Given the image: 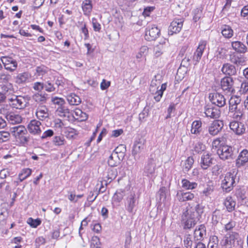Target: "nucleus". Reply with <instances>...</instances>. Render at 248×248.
<instances>
[{"label": "nucleus", "mask_w": 248, "mask_h": 248, "mask_svg": "<svg viewBox=\"0 0 248 248\" xmlns=\"http://www.w3.org/2000/svg\"><path fill=\"white\" fill-rule=\"evenodd\" d=\"M30 97L28 96L13 95L8 98L10 106L16 109H22L25 108L28 104Z\"/></svg>", "instance_id": "obj_1"}, {"label": "nucleus", "mask_w": 248, "mask_h": 248, "mask_svg": "<svg viewBox=\"0 0 248 248\" xmlns=\"http://www.w3.org/2000/svg\"><path fill=\"white\" fill-rule=\"evenodd\" d=\"M241 101V98L237 96H233L230 99L229 111L234 113L233 117L236 119L240 120L243 115L242 111L240 107Z\"/></svg>", "instance_id": "obj_2"}, {"label": "nucleus", "mask_w": 248, "mask_h": 248, "mask_svg": "<svg viewBox=\"0 0 248 248\" xmlns=\"http://www.w3.org/2000/svg\"><path fill=\"white\" fill-rule=\"evenodd\" d=\"M234 172H228L224 176V178L221 180V187L224 192L226 193L232 191L233 187L236 186L235 182L236 174Z\"/></svg>", "instance_id": "obj_3"}, {"label": "nucleus", "mask_w": 248, "mask_h": 248, "mask_svg": "<svg viewBox=\"0 0 248 248\" xmlns=\"http://www.w3.org/2000/svg\"><path fill=\"white\" fill-rule=\"evenodd\" d=\"M195 216L194 212L190 210H187L183 213L181 222L184 225V229H190L195 226L197 223Z\"/></svg>", "instance_id": "obj_4"}, {"label": "nucleus", "mask_w": 248, "mask_h": 248, "mask_svg": "<svg viewBox=\"0 0 248 248\" xmlns=\"http://www.w3.org/2000/svg\"><path fill=\"white\" fill-rule=\"evenodd\" d=\"M234 149L230 146L225 145L220 147L217 151L220 159L222 160H232L235 158L236 155Z\"/></svg>", "instance_id": "obj_5"}, {"label": "nucleus", "mask_w": 248, "mask_h": 248, "mask_svg": "<svg viewBox=\"0 0 248 248\" xmlns=\"http://www.w3.org/2000/svg\"><path fill=\"white\" fill-rule=\"evenodd\" d=\"M157 159L155 155H150V157L147 160L143 170V174L144 175L152 177L155 174L156 170Z\"/></svg>", "instance_id": "obj_6"}, {"label": "nucleus", "mask_w": 248, "mask_h": 248, "mask_svg": "<svg viewBox=\"0 0 248 248\" xmlns=\"http://www.w3.org/2000/svg\"><path fill=\"white\" fill-rule=\"evenodd\" d=\"M0 60L2 62L4 68L11 72H14L17 68L18 63L17 61L9 56H2Z\"/></svg>", "instance_id": "obj_7"}, {"label": "nucleus", "mask_w": 248, "mask_h": 248, "mask_svg": "<svg viewBox=\"0 0 248 248\" xmlns=\"http://www.w3.org/2000/svg\"><path fill=\"white\" fill-rule=\"evenodd\" d=\"M160 34V30L155 25L149 26L145 31V39L151 41L155 40Z\"/></svg>", "instance_id": "obj_8"}, {"label": "nucleus", "mask_w": 248, "mask_h": 248, "mask_svg": "<svg viewBox=\"0 0 248 248\" xmlns=\"http://www.w3.org/2000/svg\"><path fill=\"white\" fill-rule=\"evenodd\" d=\"M209 99L212 104L219 108L223 107L226 104V99L224 96L217 92L210 93Z\"/></svg>", "instance_id": "obj_9"}, {"label": "nucleus", "mask_w": 248, "mask_h": 248, "mask_svg": "<svg viewBox=\"0 0 248 248\" xmlns=\"http://www.w3.org/2000/svg\"><path fill=\"white\" fill-rule=\"evenodd\" d=\"M237 235L238 233L236 232H229L223 237L220 244L225 248H231Z\"/></svg>", "instance_id": "obj_10"}, {"label": "nucleus", "mask_w": 248, "mask_h": 248, "mask_svg": "<svg viewBox=\"0 0 248 248\" xmlns=\"http://www.w3.org/2000/svg\"><path fill=\"white\" fill-rule=\"evenodd\" d=\"M223 126L224 124L222 121L214 120L208 126L209 134L212 136H215L221 131Z\"/></svg>", "instance_id": "obj_11"}, {"label": "nucleus", "mask_w": 248, "mask_h": 248, "mask_svg": "<svg viewBox=\"0 0 248 248\" xmlns=\"http://www.w3.org/2000/svg\"><path fill=\"white\" fill-rule=\"evenodd\" d=\"M234 81L232 78L226 77L221 81V89L227 93H231L235 91L233 87Z\"/></svg>", "instance_id": "obj_12"}, {"label": "nucleus", "mask_w": 248, "mask_h": 248, "mask_svg": "<svg viewBox=\"0 0 248 248\" xmlns=\"http://www.w3.org/2000/svg\"><path fill=\"white\" fill-rule=\"evenodd\" d=\"M248 165V150L243 149L239 153L235 161V166L237 168H241Z\"/></svg>", "instance_id": "obj_13"}, {"label": "nucleus", "mask_w": 248, "mask_h": 248, "mask_svg": "<svg viewBox=\"0 0 248 248\" xmlns=\"http://www.w3.org/2000/svg\"><path fill=\"white\" fill-rule=\"evenodd\" d=\"M184 19L183 18L174 19L169 27L168 32L169 35H173L179 32L183 27Z\"/></svg>", "instance_id": "obj_14"}, {"label": "nucleus", "mask_w": 248, "mask_h": 248, "mask_svg": "<svg viewBox=\"0 0 248 248\" xmlns=\"http://www.w3.org/2000/svg\"><path fill=\"white\" fill-rule=\"evenodd\" d=\"M204 110L206 116L211 119H218L220 116V109L212 105H206L204 108Z\"/></svg>", "instance_id": "obj_15"}, {"label": "nucleus", "mask_w": 248, "mask_h": 248, "mask_svg": "<svg viewBox=\"0 0 248 248\" xmlns=\"http://www.w3.org/2000/svg\"><path fill=\"white\" fill-rule=\"evenodd\" d=\"M213 157L212 156L211 153L208 152L203 154L200 162V165L202 169L204 170H207L213 164Z\"/></svg>", "instance_id": "obj_16"}, {"label": "nucleus", "mask_w": 248, "mask_h": 248, "mask_svg": "<svg viewBox=\"0 0 248 248\" xmlns=\"http://www.w3.org/2000/svg\"><path fill=\"white\" fill-rule=\"evenodd\" d=\"M138 204V202L135 197V194H131L126 199L125 203V207L127 212L129 213L134 214L136 210L135 208Z\"/></svg>", "instance_id": "obj_17"}, {"label": "nucleus", "mask_w": 248, "mask_h": 248, "mask_svg": "<svg viewBox=\"0 0 248 248\" xmlns=\"http://www.w3.org/2000/svg\"><path fill=\"white\" fill-rule=\"evenodd\" d=\"M206 46V42L205 41H201L199 46L195 52L193 60L194 61L196 62L195 64H196L198 62H199L201 59V57L202 55L203 52L204 50L205 47Z\"/></svg>", "instance_id": "obj_18"}, {"label": "nucleus", "mask_w": 248, "mask_h": 248, "mask_svg": "<svg viewBox=\"0 0 248 248\" xmlns=\"http://www.w3.org/2000/svg\"><path fill=\"white\" fill-rule=\"evenodd\" d=\"M229 126L230 129L237 135H241L245 131V127L244 124L237 121L231 122Z\"/></svg>", "instance_id": "obj_19"}, {"label": "nucleus", "mask_w": 248, "mask_h": 248, "mask_svg": "<svg viewBox=\"0 0 248 248\" xmlns=\"http://www.w3.org/2000/svg\"><path fill=\"white\" fill-rule=\"evenodd\" d=\"M41 123L36 120H32L31 121L28 125V129L29 132L32 134H39L41 130L40 127Z\"/></svg>", "instance_id": "obj_20"}, {"label": "nucleus", "mask_w": 248, "mask_h": 248, "mask_svg": "<svg viewBox=\"0 0 248 248\" xmlns=\"http://www.w3.org/2000/svg\"><path fill=\"white\" fill-rule=\"evenodd\" d=\"M206 236V230L204 225H200L195 230L194 232V237L196 240H202Z\"/></svg>", "instance_id": "obj_21"}, {"label": "nucleus", "mask_w": 248, "mask_h": 248, "mask_svg": "<svg viewBox=\"0 0 248 248\" xmlns=\"http://www.w3.org/2000/svg\"><path fill=\"white\" fill-rule=\"evenodd\" d=\"M31 78V75L27 72L19 73L15 78V82L18 84H25L29 81Z\"/></svg>", "instance_id": "obj_22"}, {"label": "nucleus", "mask_w": 248, "mask_h": 248, "mask_svg": "<svg viewBox=\"0 0 248 248\" xmlns=\"http://www.w3.org/2000/svg\"><path fill=\"white\" fill-rule=\"evenodd\" d=\"M37 117L40 120L43 121L48 118V110L45 106H39L36 111Z\"/></svg>", "instance_id": "obj_23"}, {"label": "nucleus", "mask_w": 248, "mask_h": 248, "mask_svg": "<svg viewBox=\"0 0 248 248\" xmlns=\"http://www.w3.org/2000/svg\"><path fill=\"white\" fill-rule=\"evenodd\" d=\"M194 196V194L190 192H184L182 191H178L176 194V197L180 202L192 200Z\"/></svg>", "instance_id": "obj_24"}, {"label": "nucleus", "mask_w": 248, "mask_h": 248, "mask_svg": "<svg viewBox=\"0 0 248 248\" xmlns=\"http://www.w3.org/2000/svg\"><path fill=\"white\" fill-rule=\"evenodd\" d=\"M5 117L7 121L13 124H18L22 122L21 116L13 112H7L6 114Z\"/></svg>", "instance_id": "obj_25"}, {"label": "nucleus", "mask_w": 248, "mask_h": 248, "mask_svg": "<svg viewBox=\"0 0 248 248\" xmlns=\"http://www.w3.org/2000/svg\"><path fill=\"white\" fill-rule=\"evenodd\" d=\"M231 46L233 50L239 53H245L247 51L246 46L240 41H232Z\"/></svg>", "instance_id": "obj_26"}, {"label": "nucleus", "mask_w": 248, "mask_h": 248, "mask_svg": "<svg viewBox=\"0 0 248 248\" xmlns=\"http://www.w3.org/2000/svg\"><path fill=\"white\" fill-rule=\"evenodd\" d=\"M125 190L123 189H119L116 191L113 196L112 204L113 206H118L119 203L122 201L124 197L125 196Z\"/></svg>", "instance_id": "obj_27"}, {"label": "nucleus", "mask_w": 248, "mask_h": 248, "mask_svg": "<svg viewBox=\"0 0 248 248\" xmlns=\"http://www.w3.org/2000/svg\"><path fill=\"white\" fill-rule=\"evenodd\" d=\"M123 160V158H121L118 155H116V153H112L108 157V163L111 167H114L119 165Z\"/></svg>", "instance_id": "obj_28"}, {"label": "nucleus", "mask_w": 248, "mask_h": 248, "mask_svg": "<svg viewBox=\"0 0 248 248\" xmlns=\"http://www.w3.org/2000/svg\"><path fill=\"white\" fill-rule=\"evenodd\" d=\"M222 73L226 75L232 76L236 73L235 67L229 63H225L221 68Z\"/></svg>", "instance_id": "obj_29"}, {"label": "nucleus", "mask_w": 248, "mask_h": 248, "mask_svg": "<svg viewBox=\"0 0 248 248\" xmlns=\"http://www.w3.org/2000/svg\"><path fill=\"white\" fill-rule=\"evenodd\" d=\"M166 46V40L162 39L158 44L155 45L154 48V55L156 57L160 56L162 53L165 46Z\"/></svg>", "instance_id": "obj_30"}, {"label": "nucleus", "mask_w": 248, "mask_h": 248, "mask_svg": "<svg viewBox=\"0 0 248 248\" xmlns=\"http://www.w3.org/2000/svg\"><path fill=\"white\" fill-rule=\"evenodd\" d=\"M224 205L226 207L228 212H232L235 209L236 205L235 201L231 196L227 197L224 202Z\"/></svg>", "instance_id": "obj_31"}, {"label": "nucleus", "mask_w": 248, "mask_h": 248, "mask_svg": "<svg viewBox=\"0 0 248 248\" xmlns=\"http://www.w3.org/2000/svg\"><path fill=\"white\" fill-rule=\"evenodd\" d=\"M202 129L203 128H202V121L195 120L191 124L190 132L191 134L197 135Z\"/></svg>", "instance_id": "obj_32"}, {"label": "nucleus", "mask_w": 248, "mask_h": 248, "mask_svg": "<svg viewBox=\"0 0 248 248\" xmlns=\"http://www.w3.org/2000/svg\"><path fill=\"white\" fill-rule=\"evenodd\" d=\"M221 33L222 35L227 39H230L233 35V31L229 25H223L221 27Z\"/></svg>", "instance_id": "obj_33"}, {"label": "nucleus", "mask_w": 248, "mask_h": 248, "mask_svg": "<svg viewBox=\"0 0 248 248\" xmlns=\"http://www.w3.org/2000/svg\"><path fill=\"white\" fill-rule=\"evenodd\" d=\"M11 133L16 138L19 137L21 135H25L27 132L26 128L22 125L13 127L10 129Z\"/></svg>", "instance_id": "obj_34"}, {"label": "nucleus", "mask_w": 248, "mask_h": 248, "mask_svg": "<svg viewBox=\"0 0 248 248\" xmlns=\"http://www.w3.org/2000/svg\"><path fill=\"white\" fill-rule=\"evenodd\" d=\"M46 96L47 94H46V93H36L32 95V98L33 100L36 102L37 104H43L45 103L46 101Z\"/></svg>", "instance_id": "obj_35"}, {"label": "nucleus", "mask_w": 248, "mask_h": 248, "mask_svg": "<svg viewBox=\"0 0 248 248\" xmlns=\"http://www.w3.org/2000/svg\"><path fill=\"white\" fill-rule=\"evenodd\" d=\"M67 100L70 105H78L81 102L80 97L75 93H70L67 96Z\"/></svg>", "instance_id": "obj_36"}, {"label": "nucleus", "mask_w": 248, "mask_h": 248, "mask_svg": "<svg viewBox=\"0 0 248 248\" xmlns=\"http://www.w3.org/2000/svg\"><path fill=\"white\" fill-rule=\"evenodd\" d=\"M198 184L196 182H191L186 179L182 180V187L186 190H192L196 188Z\"/></svg>", "instance_id": "obj_37"}, {"label": "nucleus", "mask_w": 248, "mask_h": 248, "mask_svg": "<svg viewBox=\"0 0 248 248\" xmlns=\"http://www.w3.org/2000/svg\"><path fill=\"white\" fill-rule=\"evenodd\" d=\"M82 8L84 14L89 15L93 8L92 1L91 0H85L83 1L82 4Z\"/></svg>", "instance_id": "obj_38"}, {"label": "nucleus", "mask_w": 248, "mask_h": 248, "mask_svg": "<svg viewBox=\"0 0 248 248\" xmlns=\"http://www.w3.org/2000/svg\"><path fill=\"white\" fill-rule=\"evenodd\" d=\"M149 52V48L148 46H142L139 49L138 53L137 54L136 57L137 59L140 61L141 58H144L146 61V57L148 55Z\"/></svg>", "instance_id": "obj_39"}, {"label": "nucleus", "mask_w": 248, "mask_h": 248, "mask_svg": "<svg viewBox=\"0 0 248 248\" xmlns=\"http://www.w3.org/2000/svg\"><path fill=\"white\" fill-rule=\"evenodd\" d=\"M144 148V143L141 142H137L134 143L132 150V155L134 156L135 158H136V155L140 153Z\"/></svg>", "instance_id": "obj_40"}, {"label": "nucleus", "mask_w": 248, "mask_h": 248, "mask_svg": "<svg viewBox=\"0 0 248 248\" xmlns=\"http://www.w3.org/2000/svg\"><path fill=\"white\" fill-rule=\"evenodd\" d=\"M194 160L192 157H188L185 161L184 164L183 165V171L186 173L189 170L192 168Z\"/></svg>", "instance_id": "obj_41"}, {"label": "nucleus", "mask_w": 248, "mask_h": 248, "mask_svg": "<svg viewBox=\"0 0 248 248\" xmlns=\"http://www.w3.org/2000/svg\"><path fill=\"white\" fill-rule=\"evenodd\" d=\"M206 149V146L201 142H198L196 143L192 150L193 154L194 153L196 154H201L203 151Z\"/></svg>", "instance_id": "obj_42"}, {"label": "nucleus", "mask_w": 248, "mask_h": 248, "mask_svg": "<svg viewBox=\"0 0 248 248\" xmlns=\"http://www.w3.org/2000/svg\"><path fill=\"white\" fill-rule=\"evenodd\" d=\"M74 113L77 117L75 119L78 120L79 121H84L87 119L88 116L87 114L83 112L81 109L78 108L75 109Z\"/></svg>", "instance_id": "obj_43"}, {"label": "nucleus", "mask_w": 248, "mask_h": 248, "mask_svg": "<svg viewBox=\"0 0 248 248\" xmlns=\"http://www.w3.org/2000/svg\"><path fill=\"white\" fill-rule=\"evenodd\" d=\"M160 84V82L159 80H157L155 78L153 79L151 82L150 86V92L155 95H157L156 91L157 90H158L159 85Z\"/></svg>", "instance_id": "obj_44"}, {"label": "nucleus", "mask_w": 248, "mask_h": 248, "mask_svg": "<svg viewBox=\"0 0 248 248\" xmlns=\"http://www.w3.org/2000/svg\"><path fill=\"white\" fill-rule=\"evenodd\" d=\"M126 151V146L124 144H120L112 153H116V155H118V156L124 159Z\"/></svg>", "instance_id": "obj_45"}, {"label": "nucleus", "mask_w": 248, "mask_h": 248, "mask_svg": "<svg viewBox=\"0 0 248 248\" xmlns=\"http://www.w3.org/2000/svg\"><path fill=\"white\" fill-rule=\"evenodd\" d=\"M57 112L61 117L69 118L70 116L69 109L64 106L59 107L57 109Z\"/></svg>", "instance_id": "obj_46"}, {"label": "nucleus", "mask_w": 248, "mask_h": 248, "mask_svg": "<svg viewBox=\"0 0 248 248\" xmlns=\"http://www.w3.org/2000/svg\"><path fill=\"white\" fill-rule=\"evenodd\" d=\"M230 61L237 65H242L245 62L243 58L235 54L230 56Z\"/></svg>", "instance_id": "obj_47"}, {"label": "nucleus", "mask_w": 248, "mask_h": 248, "mask_svg": "<svg viewBox=\"0 0 248 248\" xmlns=\"http://www.w3.org/2000/svg\"><path fill=\"white\" fill-rule=\"evenodd\" d=\"M118 172L116 169L110 168L108 169V174L107 177L108 181L110 182L112 180L114 179L117 176Z\"/></svg>", "instance_id": "obj_48"}, {"label": "nucleus", "mask_w": 248, "mask_h": 248, "mask_svg": "<svg viewBox=\"0 0 248 248\" xmlns=\"http://www.w3.org/2000/svg\"><path fill=\"white\" fill-rule=\"evenodd\" d=\"M166 89V84L165 83L162 84L161 85V88L160 89L157 90L156 93L157 95L154 96V99L156 102L160 101L161 98H162L163 92Z\"/></svg>", "instance_id": "obj_49"}, {"label": "nucleus", "mask_w": 248, "mask_h": 248, "mask_svg": "<svg viewBox=\"0 0 248 248\" xmlns=\"http://www.w3.org/2000/svg\"><path fill=\"white\" fill-rule=\"evenodd\" d=\"M31 170L29 168L23 169L22 173L19 174V179L20 182L23 181L24 180L26 179L29 176L31 175Z\"/></svg>", "instance_id": "obj_50"}, {"label": "nucleus", "mask_w": 248, "mask_h": 248, "mask_svg": "<svg viewBox=\"0 0 248 248\" xmlns=\"http://www.w3.org/2000/svg\"><path fill=\"white\" fill-rule=\"evenodd\" d=\"M149 109L148 108L145 107L142 112L139 115V120L140 123L144 122L146 121V118L149 115Z\"/></svg>", "instance_id": "obj_51"}, {"label": "nucleus", "mask_w": 248, "mask_h": 248, "mask_svg": "<svg viewBox=\"0 0 248 248\" xmlns=\"http://www.w3.org/2000/svg\"><path fill=\"white\" fill-rule=\"evenodd\" d=\"M10 134L7 131H0V143L6 142L9 140Z\"/></svg>", "instance_id": "obj_52"}, {"label": "nucleus", "mask_w": 248, "mask_h": 248, "mask_svg": "<svg viewBox=\"0 0 248 248\" xmlns=\"http://www.w3.org/2000/svg\"><path fill=\"white\" fill-rule=\"evenodd\" d=\"M209 134L208 131L205 129H202V130L196 135L199 137V138L202 140H206L209 138Z\"/></svg>", "instance_id": "obj_53"}, {"label": "nucleus", "mask_w": 248, "mask_h": 248, "mask_svg": "<svg viewBox=\"0 0 248 248\" xmlns=\"http://www.w3.org/2000/svg\"><path fill=\"white\" fill-rule=\"evenodd\" d=\"M221 212L219 210H216L212 215V222L214 224H217L220 220Z\"/></svg>", "instance_id": "obj_54"}, {"label": "nucleus", "mask_w": 248, "mask_h": 248, "mask_svg": "<svg viewBox=\"0 0 248 248\" xmlns=\"http://www.w3.org/2000/svg\"><path fill=\"white\" fill-rule=\"evenodd\" d=\"M27 222L31 227L36 228L41 224V221L39 218L33 219L32 218L30 217L28 218Z\"/></svg>", "instance_id": "obj_55"}, {"label": "nucleus", "mask_w": 248, "mask_h": 248, "mask_svg": "<svg viewBox=\"0 0 248 248\" xmlns=\"http://www.w3.org/2000/svg\"><path fill=\"white\" fill-rule=\"evenodd\" d=\"M91 248H100V239L97 236L93 237L91 243Z\"/></svg>", "instance_id": "obj_56"}, {"label": "nucleus", "mask_w": 248, "mask_h": 248, "mask_svg": "<svg viewBox=\"0 0 248 248\" xmlns=\"http://www.w3.org/2000/svg\"><path fill=\"white\" fill-rule=\"evenodd\" d=\"M11 78V76L9 74L4 73H0V83H7Z\"/></svg>", "instance_id": "obj_57"}, {"label": "nucleus", "mask_w": 248, "mask_h": 248, "mask_svg": "<svg viewBox=\"0 0 248 248\" xmlns=\"http://www.w3.org/2000/svg\"><path fill=\"white\" fill-rule=\"evenodd\" d=\"M227 50L224 48H218L217 51V57L219 59H224L226 56Z\"/></svg>", "instance_id": "obj_58"}, {"label": "nucleus", "mask_w": 248, "mask_h": 248, "mask_svg": "<svg viewBox=\"0 0 248 248\" xmlns=\"http://www.w3.org/2000/svg\"><path fill=\"white\" fill-rule=\"evenodd\" d=\"M184 242L186 248H191L193 242L190 234H187L185 237Z\"/></svg>", "instance_id": "obj_59"}, {"label": "nucleus", "mask_w": 248, "mask_h": 248, "mask_svg": "<svg viewBox=\"0 0 248 248\" xmlns=\"http://www.w3.org/2000/svg\"><path fill=\"white\" fill-rule=\"evenodd\" d=\"M236 226V222L234 221L231 220L228 223H227L224 226V230L226 232H231L232 230Z\"/></svg>", "instance_id": "obj_60"}, {"label": "nucleus", "mask_w": 248, "mask_h": 248, "mask_svg": "<svg viewBox=\"0 0 248 248\" xmlns=\"http://www.w3.org/2000/svg\"><path fill=\"white\" fill-rule=\"evenodd\" d=\"M224 139L225 137L224 136L221 137L216 138L215 140H213L212 142L213 146L217 148L221 144H223V143L225 141Z\"/></svg>", "instance_id": "obj_61"}, {"label": "nucleus", "mask_w": 248, "mask_h": 248, "mask_svg": "<svg viewBox=\"0 0 248 248\" xmlns=\"http://www.w3.org/2000/svg\"><path fill=\"white\" fill-rule=\"evenodd\" d=\"M218 242L219 240L217 236L213 235L210 238L209 245L213 244V245L211 246V248H217Z\"/></svg>", "instance_id": "obj_62"}, {"label": "nucleus", "mask_w": 248, "mask_h": 248, "mask_svg": "<svg viewBox=\"0 0 248 248\" xmlns=\"http://www.w3.org/2000/svg\"><path fill=\"white\" fill-rule=\"evenodd\" d=\"M64 138L61 136H56L54 138L53 142L56 146H61L64 144Z\"/></svg>", "instance_id": "obj_63"}, {"label": "nucleus", "mask_w": 248, "mask_h": 248, "mask_svg": "<svg viewBox=\"0 0 248 248\" xmlns=\"http://www.w3.org/2000/svg\"><path fill=\"white\" fill-rule=\"evenodd\" d=\"M222 167L221 165L217 164L212 168V172L215 175H219L222 172Z\"/></svg>", "instance_id": "obj_64"}]
</instances>
